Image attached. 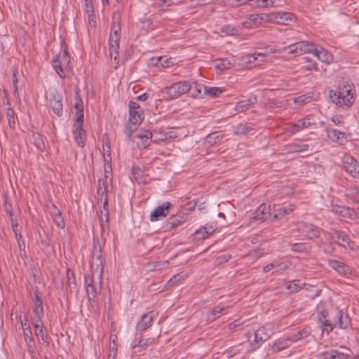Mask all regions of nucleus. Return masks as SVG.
I'll return each mask as SVG.
<instances>
[{
    "mask_svg": "<svg viewBox=\"0 0 359 359\" xmlns=\"http://www.w3.org/2000/svg\"><path fill=\"white\" fill-rule=\"evenodd\" d=\"M355 90L353 86H344L339 92L331 90L330 97L337 106L344 109L350 108L355 101Z\"/></svg>",
    "mask_w": 359,
    "mask_h": 359,
    "instance_id": "obj_1",
    "label": "nucleus"
},
{
    "mask_svg": "<svg viewBox=\"0 0 359 359\" xmlns=\"http://www.w3.org/2000/svg\"><path fill=\"white\" fill-rule=\"evenodd\" d=\"M313 43L306 41H299L287 46L280 48L278 50L271 48L270 53H287L289 57H294L305 53H310L312 50Z\"/></svg>",
    "mask_w": 359,
    "mask_h": 359,
    "instance_id": "obj_2",
    "label": "nucleus"
},
{
    "mask_svg": "<svg viewBox=\"0 0 359 359\" xmlns=\"http://www.w3.org/2000/svg\"><path fill=\"white\" fill-rule=\"evenodd\" d=\"M192 88L189 81H180L165 87L162 89L161 93L164 98L173 100L188 93Z\"/></svg>",
    "mask_w": 359,
    "mask_h": 359,
    "instance_id": "obj_3",
    "label": "nucleus"
},
{
    "mask_svg": "<svg viewBox=\"0 0 359 359\" xmlns=\"http://www.w3.org/2000/svg\"><path fill=\"white\" fill-rule=\"evenodd\" d=\"M294 19V15L289 12H271L261 18L264 22L280 25H289Z\"/></svg>",
    "mask_w": 359,
    "mask_h": 359,
    "instance_id": "obj_4",
    "label": "nucleus"
},
{
    "mask_svg": "<svg viewBox=\"0 0 359 359\" xmlns=\"http://www.w3.org/2000/svg\"><path fill=\"white\" fill-rule=\"evenodd\" d=\"M111 30L112 32H111L109 39V55L111 58L114 57V60H116L118 55L119 42L121 38L120 26L117 25L116 28L114 23H113Z\"/></svg>",
    "mask_w": 359,
    "mask_h": 359,
    "instance_id": "obj_5",
    "label": "nucleus"
},
{
    "mask_svg": "<svg viewBox=\"0 0 359 359\" xmlns=\"http://www.w3.org/2000/svg\"><path fill=\"white\" fill-rule=\"evenodd\" d=\"M342 169L353 178L359 179V162L349 154L342 157Z\"/></svg>",
    "mask_w": 359,
    "mask_h": 359,
    "instance_id": "obj_6",
    "label": "nucleus"
},
{
    "mask_svg": "<svg viewBox=\"0 0 359 359\" xmlns=\"http://www.w3.org/2000/svg\"><path fill=\"white\" fill-rule=\"evenodd\" d=\"M83 116L80 114L73 126L74 139L79 147H84L86 140V131L83 128Z\"/></svg>",
    "mask_w": 359,
    "mask_h": 359,
    "instance_id": "obj_7",
    "label": "nucleus"
},
{
    "mask_svg": "<svg viewBox=\"0 0 359 359\" xmlns=\"http://www.w3.org/2000/svg\"><path fill=\"white\" fill-rule=\"evenodd\" d=\"M328 234L331 238L337 240L336 241L337 245L346 249H353V242L351 241L348 236L344 232L339 230L331 229L330 231L328 232Z\"/></svg>",
    "mask_w": 359,
    "mask_h": 359,
    "instance_id": "obj_8",
    "label": "nucleus"
},
{
    "mask_svg": "<svg viewBox=\"0 0 359 359\" xmlns=\"http://www.w3.org/2000/svg\"><path fill=\"white\" fill-rule=\"evenodd\" d=\"M298 230L308 239L312 240L320 236V229L311 223L299 222Z\"/></svg>",
    "mask_w": 359,
    "mask_h": 359,
    "instance_id": "obj_9",
    "label": "nucleus"
},
{
    "mask_svg": "<svg viewBox=\"0 0 359 359\" xmlns=\"http://www.w3.org/2000/svg\"><path fill=\"white\" fill-rule=\"evenodd\" d=\"M164 137L161 135V137L157 136V132H151L147 130L140 129L136 132L135 135H133L132 138L135 139H142L146 138L145 143L144 144V149H147L151 141L156 143L158 142L162 138Z\"/></svg>",
    "mask_w": 359,
    "mask_h": 359,
    "instance_id": "obj_10",
    "label": "nucleus"
},
{
    "mask_svg": "<svg viewBox=\"0 0 359 359\" xmlns=\"http://www.w3.org/2000/svg\"><path fill=\"white\" fill-rule=\"evenodd\" d=\"M331 326L332 330L334 327L346 330L351 326V318L347 313L341 310H338L336 312L333 321H331Z\"/></svg>",
    "mask_w": 359,
    "mask_h": 359,
    "instance_id": "obj_11",
    "label": "nucleus"
},
{
    "mask_svg": "<svg viewBox=\"0 0 359 359\" xmlns=\"http://www.w3.org/2000/svg\"><path fill=\"white\" fill-rule=\"evenodd\" d=\"M312 124L313 123L311 122V118L307 116L305 118H299L296 121L287 123L286 126V131L290 133L294 134L305 128H309Z\"/></svg>",
    "mask_w": 359,
    "mask_h": 359,
    "instance_id": "obj_12",
    "label": "nucleus"
},
{
    "mask_svg": "<svg viewBox=\"0 0 359 359\" xmlns=\"http://www.w3.org/2000/svg\"><path fill=\"white\" fill-rule=\"evenodd\" d=\"M112 178L109 177L107 175L104 177L98 180L97 194L100 197V201H104V206H108L107 201V191L108 187L111 184Z\"/></svg>",
    "mask_w": 359,
    "mask_h": 359,
    "instance_id": "obj_13",
    "label": "nucleus"
},
{
    "mask_svg": "<svg viewBox=\"0 0 359 359\" xmlns=\"http://www.w3.org/2000/svg\"><path fill=\"white\" fill-rule=\"evenodd\" d=\"M311 49L313 50H311L310 53H313L320 61L327 64H330L333 61V55L325 48L313 43Z\"/></svg>",
    "mask_w": 359,
    "mask_h": 359,
    "instance_id": "obj_14",
    "label": "nucleus"
},
{
    "mask_svg": "<svg viewBox=\"0 0 359 359\" xmlns=\"http://www.w3.org/2000/svg\"><path fill=\"white\" fill-rule=\"evenodd\" d=\"M156 313L154 311H150L144 314L136 325L137 332L142 333L147 328L151 326L156 318Z\"/></svg>",
    "mask_w": 359,
    "mask_h": 359,
    "instance_id": "obj_15",
    "label": "nucleus"
},
{
    "mask_svg": "<svg viewBox=\"0 0 359 359\" xmlns=\"http://www.w3.org/2000/svg\"><path fill=\"white\" fill-rule=\"evenodd\" d=\"M49 104L52 110L56 115L61 116L63 114L62 100L57 90L50 92Z\"/></svg>",
    "mask_w": 359,
    "mask_h": 359,
    "instance_id": "obj_16",
    "label": "nucleus"
},
{
    "mask_svg": "<svg viewBox=\"0 0 359 359\" xmlns=\"http://www.w3.org/2000/svg\"><path fill=\"white\" fill-rule=\"evenodd\" d=\"M271 217L270 206L263 203L260 205L253 213L251 220L262 223L267 220Z\"/></svg>",
    "mask_w": 359,
    "mask_h": 359,
    "instance_id": "obj_17",
    "label": "nucleus"
},
{
    "mask_svg": "<svg viewBox=\"0 0 359 359\" xmlns=\"http://www.w3.org/2000/svg\"><path fill=\"white\" fill-rule=\"evenodd\" d=\"M290 266V263L287 262H280V260H274L271 263L265 266L262 271L264 273H269L270 271L272 273H282L283 271L287 270Z\"/></svg>",
    "mask_w": 359,
    "mask_h": 359,
    "instance_id": "obj_18",
    "label": "nucleus"
},
{
    "mask_svg": "<svg viewBox=\"0 0 359 359\" xmlns=\"http://www.w3.org/2000/svg\"><path fill=\"white\" fill-rule=\"evenodd\" d=\"M330 211L338 215L351 219H355L357 217L356 212L353 209L350 208L347 206L332 205Z\"/></svg>",
    "mask_w": 359,
    "mask_h": 359,
    "instance_id": "obj_19",
    "label": "nucleus"
},
{
    "mask_svg": "<svg viewBox=\"0 0 359 359\" xmlns=\"http://www.w3.org/2000/svg\"><path fill=\"white\" fill-rule=\"evenodd\" d=\"M255 339L254 342L251 343V350L255 351L257 348H259L261 344L266 341L270 334L266 332V328L264 327H260L257 330H256L254 333Z\"/></svg>",
    "mask_w": 359,
    "mask_h": 359,
    "instance_id": "obj_20",
    "label": "nucleus"
},
{
    "mask_svg": "<svg viewBox=\"0 0 359 359\" xmlns=\"http://www.w3.org/2000/svg\"><path fill=\"white\" fill-rule=\"evenodd\" d=\"M172 205L170 202H165L161 205L157 207L150 215L151 221H157L161 217L168 215Z\"/></svg>",
    "mask_w": 359,
    "mask_h": 359,
    "instance_id": "obj_21",
    "label": "nucleus"
},
{
    "mask_svg": "<svg viewBox=\"0 0 359 359\" xmlns=\"http://www.w3.org/2000/svg\"><path fill=\"white\" fill-rule=\"evenodd\" d=\"M144 118L143 113L139 110L130 111H129V119L127 125V129L130 133L133 132V126L136 127L141 123Z\"/></svg>",
    "mask_w": 359,
    "mask_h": 359,
    "instance_id": "obj_22",
    "label": "nucleus"
},
{
    "mask_svg": "<svg viewBox=\"0 0 359 359\" xmlns=\"http://www.w3.org/2000/svg\"><path fill=\"white\" fill-rule=\"evenodd\" d=\"M35 328V334L39 338V342L46 346H48V334L43 327V322L32 323Z\"/></svg>",
    "mask_w": 359,
    "mask_h": 359,
    "instance_id": "obj_23",
    "label": "nucleus"
},
{
    "mask_svg": "<svg viewBox=\"0 0 359 359\" xmlns=\"http://www.w3.org/2000/svg\"><path fill=\"white\" fill-rule=\"evenodd\" d=\"M94 284L93 279H86V290L88 294V298L90 302H95V299L100 292V285L98 287Z\"/></svg>",
    "mask_w": 359,
    "mask_h": 359,
    "instance_id": "obj_24",
    "label": "nucleus"
},
{
    "mask_svg": "<svg viewBox=\"0 0 359 359\" xmlns=\"http://www.w3.org/2000/svg\"><path fill=\"white\" fill-rule=\"evenodd\" d=\"M327 137L334 142L342 144L346 139V135L344 132H341L337 129L327 128Z\"/></svg>",
    "mask_w": 359,
    "mask_h": 359,
    "instance_id": "obj_25",
    "label": "nucleus"
},
{
    "mask_svg": "<svg viewBox=\"0 0 359 359\" xmlns=\"http://www.w3.org/2000/svg\"><path fill=\"white\" fill-rule=\"evenodd\" d=\"M228 308L229 306H225L224 304H219L208 314V320L210 322L215 321L219 318L221 315L224 314Z\"/></svg>",
    "mask_w": 359,
    "mask_h": 359,
    "instance_id": "obj_26",
    "label": "nucleus"
},
{
    "mask_svg": "<svg viewBox=\"0 0 359 359\" xmlns=\"http://www.w3.org/2000/svg\"><path fill=\"white\" fill-rule=\"evenodd\" d=\"M328 264L332 269L340 274L346 275L350 271L348 265L336 259H330L328 261Z\"/></svg>",
    "mask_w": 359,
    "mask_h": 359,
    "instance_id": "obj_27",
    "label": "nucleus"
},
{
    "mask_svg": "<svg viewBox=\"0 0 359 359\" xmlns=\"http://www.w3.org/2000/svg\"><path fill=\"white\" fill-rule=\"evenodd\" d=\"M233 65V58H218L215 60V68L219 72H224L230 69Z\"/></svg>",
    "mask_w": 359,
    "mask_h": 359,
    "instance_id": "obj_28",
    "label": "nucleus"
},
{
    "mask_svg": "<svg viewBox=\"0 0 359 359\" xmlns=\"http://www.w3.org/2000/svg\"><path fill=\"white\" fill-rule=\"evenodd\" d=\"M252 6L258 8H273L281 6L277 0H252Z\"/></svg>",
    "mask_w": 359,
    "mask_h": 359,
    "instance_id": "obj_29",
    "label": "nucleus"
},
{
    "mask_svg": "<svg viewBox=\"0 0 359 359\" xmlns=\"http://www.w3.org/2000/svg\"><path fill=\"white\" fill-rule=\"evenodd\" d=\"M256 102V97H250L248 100H241L236 103L235 110L238 112L245 111L253 107Z\"/></svg>",
    "mask_w": 359,
    "mask_h": 359,
    "instance_id": "obj_30",
    "label": "nucleus"
},
{
    "mask_svg": "<svg viewBox=\"0 0 359 359\" xmlns=\"http://www.w3.org/2000/svg\"><path fill=\"white\" fill-rule=\"evenodd\" d=\"M242 61L247 67L262 65L264 62L263 59L258 60V57L253 54H248L242 57Z\"/></svg>",
    "mask_w": 359,
    "mask_h": 359,
    "instance_id": "obj_31",
    "label": "nucleus"
},
{
    "mask_svg": "<svg viewBox=\"0 0 359 359\" xmlns=\"http://www.w3.org/2000/svg\"><path fill=\"white\" fill-rule=\"evenodd\" d=\"M327 311L325 310L320 311L318 314V321L321 326L325 327L324 330L328 334L332 331V327L331 326V321L327 319Z\"/></svg>",
    "mask_w": 359,
    "mask_h": 359,
    "instance_id": "obj_32",
    "label": "nucleus"
},
{
    "mask_svg": "<svg viewBox=\"0 0 359 359\" xmlns=\"http://www.w3.org/2000/svg\"><path fill=\"white\" fill-rule=\"evenodd\" d=\"M99 217L100 226L102 229L104 230L105 229H108L109 217V210L107 208V206H104V201L103 202L102 209H101L100 211Z\"/></svg>",
    "mask_w": 359,
    "mask_h": 359,
    "instance_id": "obj_33",
    "label": "nucleus"
},
{
    "mask_svg": "<svg viewBox=\"0 0 359 359\" xmlns=\"http://www.w3.org/2000/svg\"><path fill=\"white\" fill-rule=\"evenodd\" d=\"M149 64L154 66L161 65L163 67H168L173 65V62L171 58H165L163 56H160L156 58H151Z\"/></svg>",
    "mask_w": 359,
    "mask_h": 359,
    "instance_id": "obj_34",
    "label": "nucleus"
},
{
    "mask_svg": "<svg viewBox=\"0 0 359 359\" xmlns=\"http://www.w3.org/2000/svg\"><path fill=\"white\" fill-rule=\"evenodd\" d=\"M311 332V328L309 327H306L299 331H298L296 334L289 337V340L290 342H297V341L304 339L310 335Z\"/></svg>",
    "mask_w": 359,
    "mask_h": 359,
    "instance_id": "obj_35",
    "label": "nucleus"
},
{
    "mask_svg": "<svg viewBox=\"0 0 359 359\" xmlns=\"http://www.w3.org/2000/svg\"><path fill=\"white\" fill-rule=\"evenodd\" d=\"M191 86L193 87L190 90L191 91V96L194 97H200L202 95V92L203 91V94L205 95V88L207 86L202 83H198L196 82H193L191 83Z\"/></svg>",
    "mask_w": 359,
    "mask_h": 359,
    "instance_id": "obj_36",
    "label": "nucleus"
},
{
    "mask_svg": "<svg viewBox=\"0 0 359 359\" xmlns=\"http://www.w3.org/2000/svg\"><path fill=\"white\" fill-rule=\"evenodd\" d=\"M290 340L289 337L287 339H279L272 346V350L273 351H280L290 346Z\"/></svg>",
    "mask_w": 359,
    "mask_h": 359,
    "instance_id": "obj_37",
    "label": "nucleus"
},
{
    "mask_svg": "<svg viewBox=\"0 0 359 359\" xmlns=\"http://www.w3.org/2000/svg\"><path fill=\"white\" fill-rule=\"evenodd\" d=\"M33 143L38 150L43 151L46 149V145L43 142V137L41 134L33 132L32 133Z\"/></svg>",
    "mask_w": 359,
    "mask_h": 359,
    "instance_id": "obj_38",
    "label": "nucleus"
},
{
    "mask_svg": "<svg viewBox=\"0 0 359 359\" xmlns=\"http://www.w3.org/2000/svg\"><path fill=\"white\" fill-rule=\"evenodd\" d=\"M224 91L225 88L224 87H206V88H205V95L212 97H216Z\"/></svg>",
    "mask_w": 359,
    "mask_h": 359,
    "instance_id": "obj_39",
    "label": "nucleus"
},
{
    "mask_svg": "<svg viewBox=\"0 0 359 359\" xmlns=\"http://www.w3.org/2000/svg\"><path fill=\"white\" fill-rule=\"evenodd\" d=\"M27 319L25 317L23 320H21V324L23 328L24 337L27 341H33V337L31 336L32 331L29 324L27 323Z\"/></svg>",
    "mask_w": 359,
    "mask_h": 359,
    "instance_id": "obj_40",
    "label": "nucleus"
},
{
    "mask_svg": "<svg viewBox=\"0 0 359 359\" xmlns=\"http://www.w3.org/2000/svg\"><path fill=\"white\" fill-rule=\"evenodd\" d=\"M52 65L57 74L60 76V78L64 79L65 75L64 74L63 69L61 67L60 61L59 60V56L56 55L52 61Z\"/></svg>",
    "mask_w": 359,
    "mask_h": 359,
    "instance_id": "obj_41",
    "label": "nucleus"
},
{
    "mask_svg": "<svg viewBox=\"0 0 359 359\" xmlns=\"http://www.w3.org/2000/svg\"><path fill=\"white\" fill-rule=\"evenodd\" d=\"M216 230V226H212V225H210V224H206L205 226H203V227L197 229L196 231H195V235L196 236H199L201 234V233L203 231L204 233H205V236H210V234H212Z\"/></svg>",
    "mask_w": 359,
    "mask_h": 359,
    "instance_id": "obj_42",
    "label": "nucleus"
},
{
    "mask_svg": "<svg viewBox=\"0 0 359 359\" xmlns=\"http://www.w3.org/2000/svg\"><path fill=\"white\" fill-rule=\"evenodd\" d=\"M292 210L293 209L290 206L287 208H278L273 215V217L276 219H280L283 216L290 214Z\"/></svg>",
    "mask_w": 359,
    "mask_h": 359,
    "instance_id": "obj_43",
    "label": "nucleus"
},
{
    "mask_svg": "<svg viewBox=\"0 0 359 359\" xmlns=\"http://www.w3.org/2000/svg\"><path fill=\"white\" fill-rule=\"evenodd\" d=\"M33 312L34 313V316L33 318L32 323L42 322L41 318L44 314L43 307L39 308L34 306V308L33 309Z\"/></svg>",
    "mask_w": 359,
    "mask_h": 359,
    "instance_id": "obj_44",
    "label": "nucleus"
},
{
    "mask_svg": "<svg viewBox=\"0 0 359 359\" xmlns=\"http://www.w3.org/2000/svg\"><path fill=\"white\" fill-rule=\"evenodd\" d=\"M137 341V344H135L134 346H133V348H136V347H140L142 348H147L148 346L152 344L153 343H154V339H147L145 340L142 339H136Z\"/></svg>",
    "mask_w": 359,
    "mask_h": 359,
    "instance_id": "obj_45",
    "label": "nucleus"
},
{
    "mask_svg": "<svg viewBox=\"0 0 359 359\" xmlns=\"http://www.w3.org/2000/svg\"><path fill=\"white\" fill-rule=\"evenodd\" d=\"M103 147V155L104 158V161L106 163L111 162V151H110V145L109 143L107 142H105L102 144Z\"/></svg>",
    "mask_w": 359,
    "mask_h": 359,
    "instance_id": "obj_46",
    "label": "nucleus"
},
{
    "mask_svg": "<svg viewBox=\"0 0 359 359\" xmlns=\"http://www.w3.org/2000/svg\"><path fill=\"white\" fill-rule=\"evenodd\" d=\"M252 128L248 125L239 124L235 128V133L236 135H245L248 132L250 131Z\"/></svg>",
    "mask_w": 359,
    "mask_h": 359,
    "instance_id": "obj_47",
    "label": "nucleus"
},
{
    "mask_svg": "<svg viewBox=\"0 0 359 359\" xmlns=\"http://www.w3.org/2000/svg\"><path fill=\"white\" fill-rule=\"evenodd\" d=\"M222 32L226 34V35H236L237 34L238 30L236 28L230 25H226L223 26L221 29Z\"/></svg>",
    "mask_w": 359,
    "mask_h": 359,
    "instance_id": "obj_48",
    "label": "nucleus"
},
{
    "mask_svg": "<svg viewBox=\"0 0 359 359\" xmlns=\"http://www.w3.org/2000/svg\"><path fill=\"white\" fill-rule=\"evenodd\" d=\"M311 100V97L306 95H302L294 98V102L299 105H303L309 102Z\"/></svg>",
    "mask_w": 359,
    "mask_h": 359,
    "instance_id": "obj_49",
    "label": "nucleus"
},
{
    "mask_svg": "<svg viewBox=\"0 0 359 359\" xmlns=\"http://www.w3.org/2000/svg\"><path fill=\"white\" fill-rule=\"evenodd\" d=\"M222 137V136H220L217 133H212V134L209 135L207 137V140L210 144H216L217 142L220 141Z\"/></svg>",
    "mask_w": 359,
    "mask_h": 359,
    "instance_id": "obj_50",
    "label": "nucleus"
},
{
    "mask_svg": "<svg viewBox=\"0 0 359 359\" xmlns=\"http://www.w3.org/2000/svg\"><path fill=\"white\" fill-rule=\"evenodd\" d=\"M156 5L161 9H165L172 4L171 0H156L155 2Z\"/></svg>",
    "mask_w": 359,
    "mask_h": 359,
    "instance_id": "obj_51",
    "label": "nucleus"
},
{
    "mask_svg": "<svg viewBox=\"0 0 359 359\" xmlns=\"http://www.w3.org/2000/svg\"><path fill=\"white\" fill-rule=\"evenodd\" d=\"M286 288L290 291V292L293 293L298 292L301 289V287L292 281L287 284Z\"/></svg>",
    "mask_w": 359,
    "mask_h": 359,
    "instance_id": "obj_52",
    "label": "nucleus"
},
{
    "mask_svg": "<svg viewBox=\"0 0 359 359\" xmlns=\"http://www.w3.org/2000/svg\"><path fill=\"white\" fill-rule=\"evenodd\" d=\"M305 61L308 62V65L305 67L307 70H317L318 66L316 62H313L309 57H304Z\"/></svg>",
    "mask_w": 359,
    "mask_h": 359,
    "instance_id": "obj_53",
    "label": "nucleus"
},
{
    "mask_svg": "<svg viewBox=\"0 0 359 359\" xmlns=\"http://www.w3.org/2000/svg\"><path fill=\"white\" fill-rule=\"evenodd\" d=\"M292 250L295 252H304L307 250V247L304 243H293L292 245Z\"/></svg>",
    "mask_w": 359,
    "mask_h": 359,
    "instance_id": "obj_54",
    "label": "nucleus"
},
{
    "mask_svg": "<svg viewBox=\"0 0 359 359\" xmlns=\"http://www.w3.org/2000/svg\"><path fill=\"white\" fill-rule=\"evenodd\" d=\"M55 224L57 227L60 229H64L65 226V223L64 218L62 215H57V217L53 219Z\"/></svg>",
    "mask_w": 359,
    "mask_h": 359,
    "instance_id": "obj_55",
    "label": "nucleus"
},
{
    "mask_svg": "<svg viewBox=\"0 0 359 359\" xmlns=\"http://www.w3.org/2000/svg\"><path fill=\"white\" fill-rule=\"evenodd\" d=\"M7 117L10 127L15 126L14 111L12 109H7Z\"/></svg>",
    "mask_w": 359,
    "mask_h": 359,
    "instance_id": "obj_56",
    "label": "nucleus"
},
{
    "mask_svg": "<svg viewBox=\"0 0 359 359\" xmlns=\"http://www.w3.org/2000/svg\"><path fill=\"white\" fill-rule=\"evenodd\" d=\"M132 173L134 175L135 179L137 181L138 179L142 176V170L141 168L136 165H133L132 168Z\"/></svg>",
    "mask_w": 359,
    "mask_h": 359,
    "instance_id": "obj_57",
    "label": "nucleus"
},
{
    "mask_svg": "<svg viewBox=\"0 0 359 359\" xmlns=\"http://www.w3.org/2000/svg\"><path fill=\"white\" fill-rule=\"evenodd\" d=\"M186 277H187V276L185 273H178L172 277L169 282L171 283H178L180 280L184 279Z\"/></svg>",
    "mask_w": 359,
    "mask_h": 359,
    "instance_id": "obj_58",
    "label": "nucleus"
},
{
    "mask_svg": "<svg viewBox=\"0 0 359 359\" xmlns=\"http://www.w3.org/2000/svg\"><path fill=\"white\" fill-rule=\"evenodd\" d=\"M101 248L100 245H94V250H93V257L96 256V258L102 263V255H101Z\"/></svg>",
    "mask_w": 359,
    "mask_h": 359,
    "instance_id": "obj_59",
    "label": "nucleus"
},
{
    "mask_svg": "<svg viewBox=\"0 0 359 359\" xmlns=\"http://www.w3.org/2000/svg\"><path fill=\"white\" fill-rule=\"evenodd\" d=\"M74 107L76 109V118H78V116L81 114V115L83 116V104L81 103V100H79V102H76L74 104Z\"/></svg>",
    "mask_w": 359,
    "mask_h": 359,
    "instance_id": "obj_60",
    "label": "nucleus"
},
{
    "mask_svg": "<svg viewBox=\"0 0 359 359\" xmlns=\"http://www.w3.org/2000/svg\"><path fill=\"white\" fill-rule=\"evenodd\" d=\"M332 121L337 126H340L344 123V118L341 115H334L332 118Z\"/></svg>",
    "mask_w": 359,
    "mask_h": 359,
    "instance_id": "obj_61",
    "label": "nucleus"
},
{
    "mask_svg": "<svg viewBox=\"0 0 359 359\" xmlns=\"http://www.w3.org/2000/svg\"><path fill=\"white\" fill-rule=\"evenodd\" d=\"M169 262L168 260L156 262L154 264V269L156 270H160L163 269L164 266H167Z\"/></svg>",
    "mask_w": 359,
    "mask_h": 359,
    "instance_id": "obj_62",
    "label": "nucleus"
},
{
    "mask_svg": "<svg viewBox=\"0 0 359 359\" xmlns=\"http://www.w3.org/2000/svg\"><path fill=\"white\" fill-rule=\"evenodd\" d=\"M4 210L10 217H13V208L11 203L7 202L5 203Z\"/></svg>",
    "mask_w": 359,
    "mask_h": 359,
    "instance_id": "obj_63",
    "label": "nucleus"
},
{
    "mask_svg": "<svg viewBox=\"0 0 359 359\" xmlns=\"http://www.w3.org/2000/svg\"><path fill=\"white\" fill-rule=\"evenodd\" d=\"M52 218L57 217V215H62L60 210L55 206L53 205V208L50 210Z\"/></svg>",
    "mask_w": 359,
    "mask_h": 359,
    "instance_id": "obj_64",
    "label": "nucleus"
}]
</instances>
